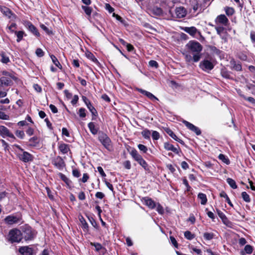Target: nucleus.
Instances as JSON below:
<instances>
[{"mask_svg":"<svg viewBox=\"0 0 255 255\" xmlns=\"http://www.w3.org/2000/svg\"><path fill=\"white\" fill-rule=\"evenodd\" d=\"M187 52L184 53L185 61L187 62H197L201 58L202 46L198 41H189L185 46Z\"/></svg>","mask_w":255,"mask_h":255,"instance_id":"1","label":"nucleus"},{"mask_svg":"<svg viewBox=\"0 0 255 255\" xmlns=\"http://www.w3.org/2000/svg\"><path fill=\"white\" fill-rule=\"evenodd\" d=\"M21 239L25 241L33 240L36 237L37 232L31 227L28 225H24L21 227Z\"/></svg>","mask_w":255,"mask_h":255,"instance_id":"2","label":"nucleus"},{"mask_svg":"<svg viewBox=\"0 0 255 255\" xmlns=\"http://www.w3.org/2000/svg\"><path fill=\"white\" fill-rule=\"evenodd\" d=\"M130 154L132 157L141 165L145 170H149V168L147 162L143 159L141 155H140L135 149H132L130 152Z\"/></svg>","mask_w":255,"mask_h":255,"instance_id":"3","label":"nucleus"},{"mask_svg":"<svg viewBox=\"0 0 255 255\" xmlns=\"http://www.w3.org/2000/svg\"><path fill=\"white\" fill-rule=\"evenodd\" d=\"M98 139L103 145L108 150H110L112 147L111 140L107 134L104 132H99Z\"/></svg>","mask_w":255,"mask_h":255,"instance_id":"4","label":"nucleus"},{"mask_svg":"<svg viewBox=\"0 0 255 255\" xmlns=\"http://www.w3.org/2000/svg\"><path fill=\"white\" fill-rule=\"evenodd\" d=\"M20 230L17 229L11 230L8 235V240L11 243H18L22 240Z\"/></svg>","mask_w":255,"mask_h":255,"instance_id":"5","label":"nucleus"},{"mask_svg":"<svg viewBox=\"0 0 255 255\" xmlns=\"http://www.w3.org/2000/svg\"><path fill=\"white\" fill-rule=\"evenodd\" d=\"M17 156L19 160L23 162H28L32 161L33 159V155L27 151H21L20 152H17Z\"/></svg>","mask_w":255,"mask_h":255,"instance_id":"6","label":"nucleus"},{"mask_svg":"<svg viewBox=\"0 0 255 255\" xmlns=\"http://www.w3.org/2000/svg\"><path fill=\"white\" fill-rule=\"evenodd\" d=\"M0 135L3 138L8 137L10 138V141L13 142L15 139L14 135L10 132L9 130L3 126H0Z\"/></svg>","mask_w":255,"mask_h":255,"instance_id":"7","label":"nucleus"},{"mask_svg":"<svg viewBox=\"0 0 255 255\" xmlns=\"http://www.w3.org/2000/svg\"><path fill=\"white\" fill-rule=\"evenodd\" d=\"M199 67L202 70L208 72L214 68V65L210 60L204 59L200 63Z\"/></svg>","mask_w":255,"mask_h":255,"instance_id":"8","label":"nucleus"},{"mask_svg":"<svg viewBox=\"0 0 255 255\" xmlns=\"http://www.w3.org/2000/svg\"><path fill=\"white\" fill-rule=\"evenodd\" d=\"M12 81L9 77H2L0 78V90H6V87L12 85Z\"/></svg>","mask_w":255,"mask_h":255,"instance_id":"9","label":"nucleus"},{"mask_svg":"<svg viewBox=\"0 0 255 255\" xmlns=\"http://www.w3.org/2000/svg\"><path fill=\"white\" fill-rule=\"evenodd\" d=\"M52 163L59 170H62L65 166L63 159L59 156H57L53 160Z\"/></svg>","mask_w":255,"mask_h":255,"instance_id":"10","label":"nucleus"},{"mask_svg":"<svg viewBox=\"0 0 255 255\" xmlns=\"http://www.w3.org/2000/svg\"><path fill=\"white\" fill-rule=\"evenodd\" d=\"M164 148L167 150L172 151L176 154H179L181 152V149L179 147L178 145H177V147H176L168 142L164 143Z\"/></svg>","mask_w":255,"mask_h":255,"instance_id":"11","label":"nucleus"},{"mask_svg":"<svg viewBox=\"0 0 255 255\" xmlns=\"http://www.w3.org/2000/svg\"><path fill=\"white\" fill-rule=\"evenodd\" d=\"M19 252L22 255H35L34 250L28 247H22L19 248Z\"/></svg>","mask_w":255,"mask_h":255,"instance_id":"12","label":"nucleus"},{"mask_svg":"<svg viewBox=\"0 0 255 255\" xmlns=\"http://www.w3.org/2000/svg\"><path fill=\"white\" fill-rule=\"evenodd\" d=\"M136 90L139 92L140 93L146 96L147 98H148L150 100L154 101H158V99L157 98H156L155 96H154L152 93L145 91L144 90H143L140 88H136Z\"/></svg>","mask_w":255,"mask_h":255,"instance_id":"13","label":"nucleus"},{"mask_svg":"<svg viewBox=\"0 0 255 255\" xmlns=\"http://www.w3.org/2000/svg\"><path fill=\"white\" fill-rule=\"evenodd\" d=\"M20 218L15 216H8L4 219L5 222L8 225H12L18 223L20 221Z\"/></svg>","mask_w":255,"mask_h":255,"instance_id":"14","label":"nucleus"},{"mask_svg":"<svg viewBox=\"0 0 255 255\" xmlns=\"http://www.w3.org/2000/svg\"><path fill=\"white\" fill-rule=\"evenodd\" d=\"M175 14L177 18H183L187 14V10L183 6L178 7L175 9Z\"/></svg>","mask_w":255,"mask_h":255,"instance_id":"15","label":"nucleus"},{"mask_svg":"<svg viewBox=\"0 0 255 255\" xmlns=\"http://www.w3.org/2000/svg\"><path fill=\"white\" fill-rule=\"evenodd\" d=\"M231 65V69L237 71H241L242 70V66L240 62H237L234 59H232L230 61Z\"/></svg>","mask_w":255,"mask_h":255,"instance_id":"16","label":"nucleus"},{"mask_svg":"<svg viewBox=\"0 0 255 255\" xmlns=\"http://www.w3.org/2000/svg\"><path fill=\"white\" fill-rule=\"evenodd\" d=\"M25 27L28 28V30L31 31L33 34L37 36H39L40 34L38 31L36 27L33 25L30 22L27 21L25 24Z\"/></svg>","mask_w":255,"mask_h":255,"instance_id":"17","label":"nucleus"},{"mask_svg":"<svg viewBox=\"0 0 255 255\" xmlns=\"http://www.w3.org/2000/svg\"><path fill=\"white\" fill-rule=\"evenodd\" d=\"M142 201L145 205L150 209H153L155 207V203L151 198L148 197L143 198Z\"/></svg>","mask_w":255,"mask_h":255,"instance_id":"18","label":"nucleus"},{"mask_svg":"<svg viewBox=\"0 0 255 255\" xmlns=\"http://www.w3.org/2000/svg\"><path fill=\"white\" fill-rule=\"evenodd\" d=\"M216 22L223 24L224 26L227 25L229 20L224 14H221L217 16Z\"/></svg>","mask_w":255,"mask_h":255,"instance_id":"19","label":"nucleus"},{"mask_svg":"<svg viewBox=\"0 0 255 255\" xmlns=\"http://www.w3.org/2000/svg\"><path fill=\"white\" fill-rule=\"evenodd\" d=\"M0 11L3 15L8 18H10L11 15H12L11 11L7 7L0 6Z\"/></svg>","mask_w":255,"mask_h":255,"instance_id":"20","label":"nucleus"},{"mask_svg":"<svg viewBox=\"0 0 255 255\" xmlns=\"http://www.w3.org/2000/svg\"><path fill=\"white\" fill-rule=\"evenodd\" d=\"M39 143V140L37 136H33L29 139L28 146L35 147Z\"/></svg>","mask_w":255,"mask_h":255,"instance_id":"21","label":"nucleus"},{"mask_svg":"<svg viewBox=\"0 0 255 255\" xmlns=\"http://www.w3.org/2000/svg\"><path fill=\"white\" fill-rule=\"evenodd\" d=\"M59 177H60L61 179L63 180L67 185V186L69 188H70L72 185V181L68 178L64 174L59 173Z\"/></svg>","mask_w":255,"mask_h":255,"instance_id":"22","label":"nucleus"},{"mask_svg":"<svg viewBox=\"0 0 255 255\" xmlns=\"http://www.w3.org/2000/svg\"><path fill=\"white\" fill-rule=\"evenodd\" d=\"M59 149L60 151L63 153L66 154L70 150L68 145L65 143H61L59 146Z\"/></svg>","mask_w":255,"mask_h":255,"instance_id":"23","label":"nucleus"},{"mask_svg":"<svg viewBox=\"0 0 255 255\" xmlns=\"http://www.w3.org/2000/svg\"><path fill=\"white\" fill-rule=\"evenodd\" d=\"M184 30L185 32L192 36L195 35L197 31V29L195 27H186Z\"/></svg>","mask_w":255,"mask_h":255,"instance_id":"24","label":"nucleus"},{"mask_svg":"<svg viewBox=\"0 0 255 255\" xmlns=\"http://www.w3.org/2000/svg\"><path fill=\"white\" fill-rule=\"evenodd\" d=\"M88 126L92 134L95 135L98 133V129L95 127V124L93 122L89 123Z\"/></svg>","mask_w":255,"mask_h":255,"instance_id":"25","label":"nucleus"},{"mask_svg":"<svg viewBox=\"0 0 255 255\" xmlns=\"http://www.w3.org/2000/svg\"><path fill=\"white\" fill-rule=\"evenodd\" d=\"M198 198L201 200V204L202 205H205L207 202V199L206 194L200 193L198 195Z\"/></svg>","mask_w":255,"mask_h":255,"instance_id":"26","label":"nucleus"},{"mask_svg":"<svg viewBox=\"0 0 255 255\" xmlns=\"http://www.w3.org/2000/svg\"><path fill=\"white\" fill-rule=\"evenodd\" d=\"M79 220H80V222L81 223L82 228H83V229L85 231H88L89 226H88V224L86 222V221L85 220V219L83 217H81V218L79 219Z\"/></svg>","mask_w":255,"mask_h":255,"instance_id":"27","label":"nucleus"},{"mask_svg":"<svg viewBox=\"0 0 255 255\" xmlns=\"http://www.w3.org/2000/svg\"><path fill=\"white\" fill-rule=\"evenodd\" d=\"M14 33L15 34V35L17 36L16 41L17 42H19L22 39V38H23L24 35H26L24 34V32L23 31H14Z\"/></svg>","mask_w":255,"mask_h":255,"instance_id":"28","label":"nucleus"},{"mask_svg":"<svg viewBox=\"0 0 255 255\" xmlns=\"http://www.w3.org/2000/svg\"><path fill=\"white\" fill-rule=\"evenodd\" d=\"M220 196L221 197L225 198L226 199V201L228 203V204L231 207H233V204L232 203L230 198H229L228 196L227 195L225 192L222 191L220 194Z\"/></svg>","mask_w":255,"mask_h":255,"instance_id":"29","label":"nucleus"},{"mask_svg":"<svg viewBox=\"0 0 255 255\" xmlns=\"http://www.w3.org/2000/svg\"><path fill=\"white\" fill-rule=\"evenodd\" d=\"M50 57L53 63L55 65V66L58 67L59 69H62V66L58 61L57 58L53 55H51Z\"/></svg>","mask_w":255,"mask_h":255,"instance_id":"30","label":"nucleus"},{"mask_svg":"<svg viewBox=\"0 0 255 255\" xmlns=\"http://www.w3.org/2000/svg\"><path fill=\"white\" fill-rule=\"evenodd\" d=\"M230 72L228 71L226 69L223 68L221 70V74L222 76L226 79L230 78Z\"/></svg>","mask_w":255,"mask_h":255,"instance_id":"31","label":"nucleus"},{"mask_svg":"<svg viewBox=\"0 0 255 255\" xmlns=\"http://www.w3.org/2000/svg\"><path fill=\"white\" fill-rule=\"evenodd\" d=\"M82 9L84 11L85 13L88 16H90L92 11V8L88 6H82Z\"/></svg>","mask_w":255,"mask_h":255,"instance_id":"32","label":"nucleus"},{"mask_svg":"<svg viewBox=\"0 0 255 255\" xmlns=\"http://www.w3.org/2000/svg\"><path fill=\"white\" fill-rule=\"evenodd\" d=\"M87 107L93 115L95 116L97 115V112L95 108L93 106L91 103H88V105Z\"/></svg>","mask_w":255,"mask_h":255,"instance_id":"33","label":"nucleus"},{"mask_svg":"<svg viewBox=\"0 0 255 255\" xmlns=\"http://www.w3.org/2000/svg\"><path fill=\"white\" fill-rule=\"evenodd\" d=\"M227 182L233 189H236L237 188L236 183L234 179L228 178L227 179Z\"/></svg>","mask_w":255,"mask_h":255,"instance_id":"34","label":"nucleus"},{"mask_svg":"<svg viewBox=\"0 0 255 255\" xmlns=\"http://www.w3.org/2000/svg\"><path fill=\"white\" fill-rule=\"evenodd\" d=\"M204 238L206 240H211L215 237V234L213 233L205 232L203 234Z\"/></svg>","mask_w":255,"mask_h":255,"instance_id":"35","label":"nucleus"},{"mask_svg":"<svg viewBox=\"0 0 255 255\" xmlns=\"http://www.w3.org/2000/svg\"><path fill=\"white\" fill-rule=\"evenodd\" d=\"M218 158L220 160H222L224 163L227 165L229 164L230 163L229 159L223 154H220Z\"/></svg>","mask_w":255,"mask_h":255,"instance_id":"36","label":"nucleus"},{"mask_svg":"<svg viewBox=\"0 0 255 255\" xmlns=\"http://www.w3.org/2000/svg\"><path fill=\"white\" fill-rule=\"evenodd\" d=\"M150 130L147 129H145L141 132L142 136L147 139H150Z\"/></svg>","mask_w":255,"mask_h":255,"instance_id":"37","label":"nucleus"},{"mask_svg":"<svg viewBox=\"0 0 255 255\" xmlns=\"http://www.w3.org/2000/svg\"><path fill=\"white\" fill-rule=\"evenodd\" d=\"M165 131L169 136H170L174 140H176L177 138L178 137L175 135V134L173 132V131L171 129H170L169 128H166L165 129Z\"/></svg>","mask_w":255,"mask_h":255,"instance_id":"38","label":"nucleus"},{"mask_svg":"<svg viewBox=\"0 0 255 255\" xmlns=\"http://www.w3.org/2000/svg\"><path fill=\"white\" fill-rule=\"evenodd\" d=\"M242 197L246 202L249 203L251 202L250 196L246 192H243L242 193Z\"/></svg>","mask_w":255,"mask_h":255,"instance_id":"39","label":"nucleus"},{"mask_svg":"<svg viewBox=\"0 0 255 255\" xmlns=\"http://www.w3.org/2000/svg\"><path fill=\"white\" fill-rule=\"evenodd\" d=\"M225 10L226 14L228 16L232 15L235 12L234 8L230 7H226Z\"/></svg>","mask_w":255,"mask_h":255,"instance_id":"40","label":"nucleus"},{"mask_svg":"<svg viewBox=\"0 0 255 255\" xmlns=\"http://www.w3.org/2000/svg\"><path fill=\"white\" fill-rule=\"evenodd\" d=\"M90 244L92 246H93L95 247V250L97 252H99L103 248L102 245L98 243H92L91 242L90 243Z\"/></svg>","mask_w":255,"mask_h":255,"instance_id":"41","label":"nucleus"},{"mask_svg":"<svg viewBox=\"0 0 255 255\" xmlns=\"http://www.w3.org/2000/svg\"><path fill=\"white\" fill-rule=\"evenodd\" d=\"M210 50L211 52L214 54L219 55L220 53H221V51L219 49H217L215 46H210Z\"/></svg>","mask_w":255,"mask_h":255,"instance_id":"42","label":"nucleus"},{"mask_svg":"<svg viewBox=\"0 0 255 255\" xmlns=\"http://www.w3.org/2000/svg\"><path fill=\"white\" fill-rule=\"evenodd\" d=\"M215 28L217 34L219 35H222V34H223L226 31L225 28L222 26H215Z\"/></svg>","mask_w":255,"mask_h":255,"instance_id":"43","label":"nucleus"},{"mask_svg":"<svg viewBox=\"0 0 255 255\" xmlns=\"http://www.w3.org/2000/svg\"><path fill=\"white\" fill-rule=\"evenodd\" d=\"M2 74L4 76L9 77V79L10 78L11 79H12L14 80H16L17 79L16 77H15L11 73H10L9 72L6 71H3L2 72Z\"/></svg>","mask_w":255,"mask_h":255,"instance_id":"44","label":"nucleus"},{"mask_svg":"<svg viewBox=\"0 0 255 255\" xmlns=\"http://www.w3.org/2000/svg\"><path fill=\"white\" fill-rule=\"evenodd\" d=\"M184 236L187 239L189 240H191L194 238V235L188 231L185 232Z\"/></svg>","mask_w":255,"mask_h":255,"instance_id":"45","label":"nucleus"},{"mask_svg":"<svg viewBox=\"0 0 255 255\" xmlns=\"http://www.w3.org/2000/svg\"><path fill=\"white\" fill-rule=\"evenodd\" d=\"M244 251L246 253L248 254H251L253 253V247L250 245H247L245 247Z\"/></svg>","mask_w":255,"mask_h":255,"instance_id":"46","label":"nucleus"},{"mask_svg":"<svg viewBox=\"0 0 255 255\" xmlns=\"http://www.w3.org/2000/svg\"><path fill=\"white\" fill-rule=\"evenodd\" d=\"M216 211L219 217L222 220L223 222H224V220H227V218L226 215L221 211L217 209Z\"/></svg>","mask_w":255,"mask_h":255,"instance_id":"47","label":"nucleus"},{"mask_svg":"<svg viewBox=\"0 0 255 255\" xmlns=\"http://www.w3.org/2000/svg\"><path fill=\"white\" fill-rule=\"evenodd\" d=\"M182 122L186 126V127L191 130H192L195 127L194 125L185 120H183Z\"/></svg>","mask_w":255,"mask_h":255,"instance_id":"48","label":"nucleus"},{"mask_svg":"<svg viewBox=\"0 0 255 255\" xmlns=\"http://www.w3.org/2000/svg\"><path fill=\"white\" fill-rule=\"evenodd\" d=\"M40 27L48 35L52 34V31L49 30L44 24H40Z\"/></svg>","mask_w":255,"mask_h":255,"instance_id":"49","label":"nucleus"},{"mask_svg":"<svg viewBox=\"0 0 255 255\" xmlns=\"http://www.w3.org/2000/svg\"><path fill=\"white\" fill-rule=\"evenodd\" d=\"M1 61L3 63L7 64L9 62V57L6 56L4 54L2 53L1 54Z\"/></svg>","mask_w":255,"mask_h":255,"instance_id":"50","label":"nucleus"},{"mask_svg":"<svg viewBox=\"0 0 255 255\" xmlns=\"http://www.w3.org/2000/svg\"><path fill=\"white\" fill-rule=\"evenodd\" d=\"M241 96L246 100L249 101L250 103L255 105V99L253 97H246L244 95H241Z\"/></svg>","mask_w":255,"mask_h":255,"instance_id":"51","label":"nucleus"},{"mask_svg":"<svg viewBox=\"0 0 255 255\" xmlns=\"http://www.w3.org/2000/svg\"><path fill=\"white\" fill-rule=\"evenodd\" d=\"M15 135L19 138L23 139L24 136V132L22 130H16L15 132Z\"/></svg>","mask_w":255,"mask_h":255,"instance_id":"52","label":"nucleus"},{"mask_svg":"<svg viewBox=\"0 0 255 255\" xmlns=\"http://www.w3.org/2000/svg\"><path fill=\"white\" fill-rule=\"evenodd\" d=\"M152 137L153 140H158L160 137V134L157 131H153L152 133Z\"/></svg>","mask_w":255,"mask_h":255,"instance_id":"53","label":"nucleus"},{"mask_svg":"<svg viewBox=\"0 0 255 255\" xmlns=\"http://www.w3.org/2000/svg\"><path fill=\"white\" fill-rule=\"evenodd\" d=\"M137 147L141 151H142L143 153H146L147 151V148L146 146L143 144H139L137 145Z\"/></svg>","mask_w":255,"mask_h":255,"instance_id":"54","label":"nucleus"},{"mask_svg":"<svg viewBox=\"0 0 255 255\" xmlns=\"http://www.w3.org/2000/svg\"><path fill=\"white\" fill-rule=\"evenodd\" d=\"M247 87L248 89L252 91L253 94H255V85L252 83H248L247 84Z\"/></svg>","mask_w":255,"mask_h":255,"instance_id":"55","label":"nucleus"},{"mask_svg":"<svg viewBox=\"0 0 255 255\" xmlns=\"http://www.w3.org/2000/svg\"><path fill=\"white\" fill-rule=\"evenodd\" d=\"M86 110L84 108H80L79 110V114L80 117L83 118H85L86 116L85 113Z\"/></svg>","mask_w":255,"mask_h":255,"instance_id":"56","label":"nucleus"},{"mask_svg":"<svg viewBox=\"0 0 255 255\" xmlns=\"http://www.w3.org/2000/svg\"><path fill=\"white\" fill-rule=\"evenodd\" d=\"M35 53L36 55L39 57H41L44 56V52L41 48H37L36 50Z\"/></svg>","mask_w":255,"mask_h":255,"instance_id":"57","label":"nucleus"},{"mask_svg":"<svg viewBox=\"0 0 255 255\" xmlns=\"http://www.w3.org/2000/svg\"><path fill=\"white\" fill-rule=\"evenodd\" d=\"M238 58L243 61H246L247 60V56L243 53H240L238 55Z\"/></svg>","mask_w":255,"mask_h":255,"instance_id":"58","label":"nucleus"},{"mask_svg":"<svg viewBox=\"0 0 255 255\" xmlns=\"http://www.w3.org/2000/svg\"><path fill=\"white\" fill-rule=\"evenodd\" d=\"M149 65L151 67H155L157 68L158 67V63L154 60H150L149 62Z\"/></svg>","mask_w":255,"mask_h":255,"instance_id":"59","label":"nucleus"},{"mask_svg":"<svg viewBox=\"0 0 255 255\" xmlns=\"http://www.w3.org/2000/svg\"><path fill=\"white\" fill-rule=\"evenodd\" d=\"M154 12L155 14L157 15H160L162 14L163 11L161 8L156 7L154 9Z\"/></svg>","mask_w":255,"mask_h":255,"instance_id":"60","label":"nucleus"},{"mask_svg":"<svg viewBox=\"0 0 255 255\" xmlns=\"http://www.w3.org/2000/svg\"><path fill=\"white\" fill-rule=\"evenodd\" d=\"M89 220L92 225L95 228H97V224L96 221L93 217L89 218Z\"/></svg>","mask_w":255,"mask_h":255,"instance_id":"61","label":"nucleus"},{"mask_svg":"<svg viewBox=\"0 0 255 255\" xmlns=\"http://www.w3.org/2000/svg\"><path fill=\"white\" fill-rule=\"evenodd\" d=\"M8 116L6 115L4 112L0 111V119L2 120H8Z\"/></svg>","mask_w":255,"mask_h":255,"instance_id":"62","label":"nucleus"},{"mask_svg":"<svg viewBox=\"0 0 255 255\" xmlns=\"http://www.w3.org/2000/svg\"><path fill=\"white\" fill-rule=\"evenodd\" d=\"M72 174L75 177H79L80 176V172L78 169H75L72 171Z\"/></svg>","mask_w":255,"mask_h":255,"instance_id":"63","label":"nucleus"},{"mask_svg":"<svg viewBox=\"0 0 255 255\" xmlns=\"http://www.w3.org/2000/svg\"><path fill=\"white\" fill-rule=\"evenodd\" d=\"M124 166L127 169H130V168H131L130 162L129 160H126L124 163Z\"/></svg>","mask_w":255,"mask_h":255,"instance_id":"64","label":"nucleus"}]
</instances>
